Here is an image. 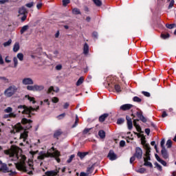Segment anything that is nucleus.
Listing matches in <instances>:
<instances>
[{"mask_svg": "<svg viewBox=\"0 0 176 176\" xmlns=\"http://www.w3.org/2000/svg\"><path fill=\"white\" fill-rule=\"evenodd\" d=\"M45 157H55L56 162L60 163L61 160H60V151L55 150L54 147L51 148L47 153H41L38 157L37 159L39 160H43Z\"/></svg>", "mask_w": 176, "mask_h": 176, "instance_id": "obj_2", "label": "nucleus"}, {"mask_svg": "<svg viewBox=\"0 0 176 176\" xmlns=\"http://www.w3.org/2000/svg\"><path fill=\"white\" fill-rule=\"evenodd\" d=\"M14 129L16 132L21 131L23 130V126L21 123H18L14 126Z\"/></svg>", "mask_w": 176, "mask_h": 176, "instance_id": "obj_22", "label": "nucleus"}, {"mask_svg": "<svg viewBox=\"0 0 176 176\" xmlns=\"http://www.w3.org/2000/svg\"><path fill=\"white\" fill-rule=\"evenodd\" d=\"M83 53H84V54H88V53H89V45H87V43H85V45H84Z\"/></svg>", "mask_w": 176, "mask_h": 176, "instance_id": "obj_24", "label": "nucleus"}, {"mask_svg": "<svg viewBox=\"0 0 176 176\" xmlns=\"http://www.w3.org/2000/svg\"><path fill=\"white\" fill-rule=\"evenodd\" d=\"M21 20L22 23L25 21V20H27V14H23V16L21 18Z\"/></svg>", "mask_w": 176, "mask_h": 176, "instance_id": "obj_56", "label": "nucleus"}, {"mask_svg": "<svg viewBox=\"0 0 176 176\" xmlns=\"http://www.w3.org/2000/svg\"><path fill=\"white\" fill-rule=\"evenodd\" d=\"M155 166L159 171H162L163 169L162 168V165L159 164L157 162H155Z\"/></svg>", "mask_w": 176, "mask_h": 176, "instance_id": "obj_42", "label": "nucleus"}, {"mask_svg": "<svg viewBox=\"0 0 176 176\" xmlns=\"http://www.w3.org/2000/svg\"><path fill=\"white\" fill-rule=\"evenodd\" d=\"M135 156L133 155L130 158V163L131 164H133V163H134V162L135 161Z\"/></svg>", "mask_w": 176, "mask_h": 176, "instance_id": "obj_57", "label": "nucleus"}, {"mask_svg": "<svg viewBox=\"0 0 176 176\" xmlns=\"http://www.w3.org/2000/svg\"><path fill=\"white\" fill-rule=\"evenodd\" d=\"M26 6L27 8H32L34 6V2L27 3Z\"/></svg>", "mask_w": 176, "mask_h": 176, "instance_id": "obj_62", "label": "nucleus"}, {"mask_svg": "<svg viewBox=\"0 0 176 176\" xmlns=\"http://www.w3.org/2000/svg\"><path fill=\"white\" fill-rule=\"evenodd\" d=\"M133 101L135 102H141L142 101V99L140 98L138 96L133 97Z\"/></svg>", "mask_w": 176, "mask_h": 176, "instance_id": "obj_44", "label": "nucleus"}, {"mask_svg": "<svg viewBox=\"0 0 176 176\" xmlns=\"http://www.w3.org/2000/svg\"><path fill=\"white\" fill-rule=\"evenodd\" d=\"M64 118H65V113H63L56 117L58 120H61V119H64Z\"/></svg>", "mask_w": 176, "mask_h": 176, "instance_id": "obj_45", "label": "nucleus"}, {"mask_svg": "<svg viewBox=\"0 0 176 176\" xmlns=\"http://www.w3.org/2000/svg\"><path fill=\"white\" fill-rule=\"evenodd\" d=\"M74 157H75V155H70L69 158L67 160V163H71L72 160H74Z\"/></svg>", "mask_w": 176, "mask_h": 176, "instance_id": "obj_53", "label": "nucleus"}, {"mask_svg": "<svg viewBox=\"0 0 176 176\" xmlns=\"http://www.w3.org/2000/svg\"><path fill=\"white\" fill-rule=\"evenodd\" d=\"M13 61H14V67L17 68V65H19V60H17V58L14 57Z\"/></svg>", "mask_w": 176, "mask_h": 176, "instance_id": "obj_38", "label": "nucleus"}, {"mask_svg": "<svg viewBox=\"0 0 176 176\" xmlns=\"http://www.w3.org/2000/svg\"><path fill=\"white\" fill-rule=\"evenodd\" d=\"M16 115L14 113H10V118H16Z\"/></svg>", "mask_w": 176, "mask_h": 176, "instance_id": "obj_64", "label": "nucleus"}, {"mask_svg": "<svg viewBox=\"0 0 176 176\" xmlns=\"http://www.w3.org/2000/svg\"><path fill=\"white\" fill-rule=\"evenodd\" d=\"M59 91H60V89H58V87H56L54 88V87L51 86V87L48 89L47 94H50V93H52V91H54L55 93H58Z\"/></svg>", "mask_w": 176, "mask_h": 176, "instance_id": "obj_14", "label": "nucleus"}, {"mask_svg": "<svg viewBox=\"0 0 176 176\" xmlns=\"http://www.w3.org/2000/svg\"><path fill=\"white\" fill-rule=\"evenodd\" d=\"M144 166H146L147 167H153V165H152V164L151 163V162H148V160H146V158H144Z\"/></svg>", "mask_w": 176, "mask_h": 176, "instance_id": "obj_28", "label": "nucleus"}, {"mask_svg": "<svg viewBox=\"0 0 176 176\" xmlns=\"http://www.w3.org/2000/svg\"><path fill=\"white\" fill-rule=\"evenodd\" d=\"M137 122H138V120H133V126H135L138 131H141V126H140V125H138V123H137Z\"/></svg>", "mask_w": 176, "mask_h": 176, "instance_id": "obj_25", "label": "nucleus"}, {"mask_svg": "<svg viewBox=\"0 0 176 176\" xmlns=\"http://www.w3.org/2000/svg\"><path fill=\"white\" fill-rule=\"evenodd\" d=\"M90 130H91V128H85L83 131V134H87V133H89V131H90Z\"/></svg>", "mask_w": 176, "mask_h": 176, "instance_id": "obj_59", "label": "nucleus"}, {"mask_svg": "<svg viewBox=\"0 0 176 176\" xmlns=\"http://www.w3.org/2000/svg\"><path fill=\"white\" fill-rule=\"evenodd\" d=\"M21 123L22 124H25V129L27 130L31 129V127H32V125L31 124L32 123V120H28L27 118H23L21 120Z\"/></svg>", "mask_w": 176, "mask_h": 176, "instance_id": "obj_6", "label": "nucleus"}, {"mask_svg": "<svg viewBox=\"0 0 176 176\" xmlns=\"http://www.w3.org/2000/svg\"><path fill=\"white\" fill-rule=\"evenodd\" d=\"M145 171H146V169L145 168H140L136 170V173H139L140 174H144L145 173Z\"/></svg>", "mask_w": 176, "mask_h": 176, "instance_id": "obj_34", "label": "nucleus"}, {"mask_svg": "<svg viewBox=\"0 0 176 176\" xmlns=\"http://www.w3.org/2000/svg\"><path fill=\"white\" fill-rule=\"evenodd\" d=\"M166 28H168L169 30H173V28H175V24L174 23H172V24H166Z\"/></svg>", "mask_w": 176, "mask_h": 176, "instance_id": "obj_37", "label": "nucleus"}, {"mask_svg": "<svg viewBox=\"0 0 176 176\" xmlns=\"http://www.w3.org/2000/svg\"><path fill=\"white\" fill-rule=\"evenodd\" d=\"M78 123H79V118H78V116H76V121L74 122V124L72 126V127H76L78 126Z\"/></svg>", "mask_w": 176, "mask_h": 176, "instance_id": "obj_48", "label": "nucleus"}, {"mask_svg": "<svg viewBox=\"0 0 176 176\" xmlns=\"http://www.w3.org/2000/svg\"><path fill=\"white\" fill-rule=\"evenodd\" d=\"M107 81L108 82L109 86H110V87H112V83L115 84V80H113V78L111 76L107 78Z\"/></svg>", "mask_w": 176, "mask_h": 176, "instance_id": "obj_19", "label": "nucleus"}, {"mask_svg": "<svg viewBox=\"0 0 176 176\" xmlns=\"http://www.w3.org/2000/svg\"><path fill=\"white\" fill-rule=\"evenodd\" d=\"M61 134H63V131H61V129H58L54 131V138L58 140V137H60V135H61Z\"/></svg>", "mask_w": 176, "mask_h": 176, "instance_id": "obj_15", "label": "nucleus"}, {"mask_svg": "<svg viewBox=\"0 0 176 176\" xmlns=\"http://www.w3.org/2000/svg\"><path fill=\"white\" fill-rule=\"evenodd\" d=\"M60 168H58L56 169V170H50V171H47L45 172V175L46 176H56L57 175V174H58V173H60Z\"/></svg>", "mask_w": 176, "mask_h": 176, "instance_id": "obj_8", "label": "nucleus"}, {"mask_svg": "<svg viewBox=\"0 0 176 176\" xmlns=\"http://www.w3.org/2000/svg\"><path fill=\"white\" fill-rule=\"evenodd\" d=\"M89 155V153L87 152H78L77 153V155L78 156V157H80V159H84V157L87 155Z\"/></svg>", "mask_w": 176, "mask_h": 176, "instance_id": "obj_21", "label": "nucleus"}, {"mask_svg": "<svg viewBox=\"0 0 176 176\" xmlns=\"http://www.w3.org/2000/svg\"><path fill=\"white\" fill-rule=\"evenodd\" d=\"M12 45V39H9L7 42L3 43V45L4 47H8V46H10Z\"/></svg>", "mask_w": 176, "mask_h": 176, "instance_id": "obj_36", "label": "nucleus"}, {"mask_svg": "<svg viewBox=\"0 0 176 176\" xmlns=\"http://www.w3.org/2000/svg\"><path fill=\"white\" fill-rule=\"evenodd\" d=\"M20 50V44L19 43H15L13 47V52L17 53V51Z\"/></svg>", "mask_w": 176, "mask_h": 176, "instance_id": "obj_20", "label": "nucleus"}, {"mask_svg": "<svg viewBox=\"0 0 176 176\" xmlns=\"http://www.w3.org/2000/svg\"><path fill=\"white\" fill-rule=\"evenodd\" d=\"M13 111V109L12 107H7L6 109H4V112L6 113H10Z\"/></svg>", "mask_w": 176, "mask_h": 176, "instance_id": "obj_40", "label": "nucleus"}, {"mask_svg": "<svg viewBox=\"0 0 176 176\" xmlns=\"http://www.w3.org/2000/svg\"><path fill=\"white\" fill-rule=\"evenodd\" d=\"M164 144H166V140H164V139H162L160 143L161 148H162V149L166 148L164 147Z\"/></svg>", "mask_w": 176, "mask_h": 176, "instance_id": "obj_52", "label": "nucleus"}, {"mask_svg": "<svg viewBox=\"0 0 176 176\" xmlns=\"http://www.w3.org/2000/svg\"><path fill=\"white\" fill-rule=\"evenodd\" d=\"M19 14H27V9H25V7H21L19 8Z\"/></svg>", "mask_w": 176, "mask_h": 176, "instance_id": "obj_23", "label": "nucleus"}, {"mask_svg": "<svg viewBox=\"0 0 176 176\" xmlns=\"http://www.w3.org/2000/svg\"><path fill=\"white\" fill-rule=\"evenodd\" d=\"M45 89L43 85H34V91H42Z\"/></svg>", "mask_w": 176, "mask_h": 176, "instance_id": "obj_18", "label": "nucleus"}, {"mask_svg": "<svg viewBox=\"0 0 176 176\" xmlns=\"http://www.w3.org/2000/svg\"><path fill=\"white\" fill-rule=\"evenodd\" d=\"M131 108H133V104H125L122 105L120 107V109H121V111H129V110L131 109Z\"/></svg>", "mask_w": 176, "mask_h": 176, "instance_id": "obj_10", "label": "nucleus"}, {"mask_svg": "<svg viewBox=\"0 0 176 176\" xmlns=\"http://www.w3.org/2000/svg\"><path fill=\"white\" fill-rule=\"evenodd\" d=\"M85 81V78L83 76L80 77L76 82V86H80L82 83Z\"/></svg>", "mask_w": 176, "mask_h": 176, "instance_id": "obj_27", "label": "nucleus"}, {"mask_svg": "<svg viewBox=\"0 0 176 176\" xmlns=\"http://www.w3.org/2000/svg\"><path fill=\"white\" fill-rule=\"evenodd\" d=\"M98 135L100 138H105V131L100 130L98 132Z\"/></svg>", "mask_w": 176, "mask_h": 176, "instance_id": "obj_30", "label": "nucleus"}, {"mask_svg": "<svg viewBox=\"0 0 176 176\" xmlns=\"http://www.w3.org/2000/svg\"><path fill=\"white\" fill-rule=\"evenodd\" d=\"M96 6L100 7L102 6V1L101 0H92Z\"/></svg>", "mask_w": 176, "mask_h": 176, "instance_id": "obj_26", "label": "nucleus"}, {"mask_svg": "<svg viewBox=\"0 0 176 176\" xmlns=\"http://www.w3.org/2000/svg\"><path fill=\"white\" fill-rule=\"evenodd\" d=\"M136 116L140 119V120H141V122H143V123H146V118L142 115V111H140L136 112Z\"/></svg>", "mask_w": 176, "mask_h": 176, "instance_id": "obj_9", "label": "nucleus"}, {"mask_svg": "<svg viewBox=\"0 0 176 176\" xmlns=\"http://www.w3.org/2000/svg\"><path fill=\"white\" fill-rule=\"evenodd\" d=\"M27 30H28V25H24L23 27H22V28L21 29V31H20L21 35H23V34L24 32H25V31H27Z\"/></svg>", "mask_w": 176, "mask_h": 176, "instance_id": "obj_35", "label": "nucleus"}, {"mask_svg": "<svg viewBox=\"0 0 176 176\" xmlns=\"http://www.w3.org/2000/svg\"><path fill=\"white\" fill-rule=\"evenodd\" d=\"M172 145H173V141H171V140H168L166 142V146H167V148H171Z\"/></svg>", "mask_w": 176, "mask_h": 176, "instance_id": "obj_46", "label": "nucleus"}, {"mask_svg": "<svg viewBox=\"0 0 176 176\" xmlns=\"http://www.w3.org/2000/svg\"><path fill=\"white\" fill-rule=\"evenodd\" d=\"M115 90L117 93H120L122 91V87H120V85L116 84L114 85Z\"/></svg>", "mask_w": 176, "mask_h": 176, "instance_id": "obj_29", "label": "nucleus"}, {"mask_svg": "<svg viewBox=\"0 0 176 176\" xmlns=\"http://www.w3.org/2000/svg\"><path fill=\"white\" fill-rule=\"evenodd\" d=\"M146 160H151V157H149V149H147L146 152Z\"/></svg>", "mask_w": 176, "mask_h": 176, "instance_id": "obj_54", "label": "nucleus"}, {"mask_svg": "<svg viewBox=\"0 0 176 176\" xmlns=\"http://www.w3.org/2000/svg\"><path fill=\"white\" fill-rule=\"evenodd\" d=\"M0 171H3V173H10V175H16L17 174L16 171L9 170V168H8L6 164H2Z\"/></svg>", "mask_w": 176, "mask_h": 176, "instance_id": "obj_5", "label": "nucleus"}, {"mask_svg": "<svg viewBox=\"0 0 176 176\" xmlns=\"http://www.w3.org/2000/svg\"><path fill=\"white\" fill-rule=\"evenodd\" d=\"M135 157L138 160H140V159H142V149L140 147L135 148V152L134 153Z\"/></svg>", "mask_w": 176, "mask_h": 176, "instance_id": "obj_7", "label": "nucleus"}, {"mask_svg": "<svg viewBox=\"0 0 176 176\" xmlns=\"http://www.w3.org/2000/svg\"><path fill=\"white\" fill-rule=\"evenodd\" d=\"M18 109H20L19 111V113H23L25 115H28V118H31V113L34 112V111H36L37 109H39V107H36V109L33 107H28L25 105H19L18 107Z\"/></svg>", "mask_w": 176, "mask_h": 176, "instance_id": "obj_3", "label": "nucleus"}, {"mask_svg": "<svg viewBox=\"0 0 176 176\" xmlns=\"http://www.w3.org/2000/svg\"><path fill=\"white\" fill-rule=\"evenodd\" d=\"M126 145V142L124 140H121L120 142V146H124Z\"/></svg>", "mask_w": 176, "mask_h": 176, "instance_id": "obj_63", "label": "nucleus"}, {"mask_svg": "<svg viewBox=\"0 0 176 176\" xmlns=\"http://www.w3.org/2000/svg\"><path fill=\"white\" fill-rule=\"evenodd\" d=\"M123 123H124V119H123V118H119L117 120V124H123Z\"/></svg>", "mask_w": 176, "mask_h": 176, "instance_id": "obj_49", "label": "nucleus"}, {"mask_svg": "<svg viewBox=\"0 0 176 176\" xmlns=\"http://www.w3.org/2000/svg\"><path fill=\"white\" fill-rule=\"evenodd\" d=\"M52 102H54V104H57V102H58L59 100L58 98L57 97H54L52 99Z\"/></svg>", "mask_w": 176, "mask_h": 176, "instance_id": "obj_50", "label": "nucleus"}, {"mask_svg": "<svg viewBox=\"0 0 176 176\" xmlns=\"http://www.w3.org/2000/svg\"><path fill=\"white\" fill-rule=\"evenodd\" d=\"M27 89L30 91H35V85H29L27 87Z\"/></svg>", "mask_w": 176, "mask_h": 176, "instance_id": "obj_41", "label": "nucleus"}, {"mask_svg": "<svg viewBox=\"0 0 176 176\" xmlns=\"http://www.w3.org/2000/svg\"><path fill=\"white\" fill-rule=\"evenodd\" d=\"M1 80H3L5 83H9V79L6 78V77H1L0 76Z\"/></svg>", "mask_w": 176, "mask_h": 176, "instance_id": "obj_51", "label": "nucleus"}, {"mask_svg": "<svg viewBox=\"0 0 176 176\" xmlns=\"http://www.w3.org/2000/svg\"><path fill=\"white\" fill-rule=\"evenodd\" d=\"M4 153L9 156L10 162H17L18 160V162H14V164L16 168H17L19 171L28 173L29 175H32V174H34L32 173V171L35 170V168H34V162H28V166H26L25 160H27V157L25 155L16 153V151H12V150H6Z\"/></svg>", "mask_w": 176, "mask_h": 176, "instance_id": "obj_1", "label": "nucleus"}, {"mask_svg": "<svg viewBox=\"0 0 176 176\" xmlns=\"http://www.w3.org/2000/svg\"><path fill=\"white\" fill-rule=\"evenodd\" d=\"M127 126H128L129 130H131V129H133V121H129L127 122Z\"/></svg>", "mask_w": 176, "mask_h": 176, "instance_id": "obj_47", "label": "nucleus"}, {"mask_svg": "<svg viewBox=\"0 0 176 176\" xmlns=\"http://www.w3.org/2000/svg\"><path fill=\"white\" fill-rule=\"evenodd\" d=\"M17 93V87L11 85L4 91V96L10 98Z\"/></svg>", "mask_w": 176, "mask_h": 176, "instance_id": "obj_4", "label": "nucleus"}, {"mask_svg": "<svg viewBox=\"0 0 176 176\" xmlns=\"http://www.w3.org/2000/svg\"><path fill=\"white\" fill-rule=\"evenodd\" d=\"M16 57L19 58V61H23V60H24V54H23V53L17 54Z\"/></svg>", "mask_w": 176, "mask_h": 176, "instance_id": "obj_31", "label": "nucleus"}, {"mask_svg": "<svg viewBox=\"0 0 176 176\" xmlns=\"http://www.w3.org/2000/svg\"><path fill=\"white\" fill-rule=\"evenodd\" d=\"M108 157L110 160H116V154H115L113 151L111 150L108 154Z\"/></svg>", "mask_w": 176, "mask_h": 176, "instance_id": "obj_12", "label": "nucleus"}, {"mask_svg": "<svg viewBox=\"0 0 176 176\" xmlns=\"http://www.w3.org/2000/svg\"><path fill=\"white\" fill-rule=\"evenodd\" d=\"M55 69H56V71H61V69H63V65H58L56 66Z\"/></svg>", "mask_w": 176, "mask_h": 176, "instance_id": "obj_55", "label": "nucleus"}, {"mask_svg": "<svg viewBox=\"0 0 176 176\" xmlns=\"http://www.w3.org/2000/svg\"><path fill=\"white\" fill-rule=\"evenodd\" d=\"M160 163H161V164H162V166H164L166 167V166H167V162H166L164 160H160V161H158Z\"/></svg>", "mask_w": 176, "mask_h": 176, "instance_id": "obj_58", "label": "nucleus"}, {"mask_svg": "<svg viewBox=\"0 0 176 176\" xmlns=\"http://www.w3.org/2000/svg\"><path fill=\"white\" fill-rule=\"evenodd\" d=\"M73 14H80V10L79 8H75L72 10Z\"/></svg>", "mask_w": 176, "mask_h": 176, "instance_id": "obj_33", "label": "nucleus"}, {"mask_svg": "<svg viewBox=\"0 0 176 176\" xmlns=\"http://www.w3.org/2000/svg\"><path fill=\"white\" fill-rule=\"evenodd\" d=\"M62 3L63 6H67L69 3H71V0H63Z\"/></svg>", "mask_w": 176, "mask_h": 176, "instance_id": "obj_39", "label": "nucleus"}, {"mask_svg": "<svg viewBox=\"0 0 176 176\" xmlns=\"http://www.w3.org/2000/svg\"><path fill=\"white\" fill-rule=\"evenodd\" d=\"M161 38H162V39H167V38H170V34L168 33L162 34H161Z\"/></svg>", "mask_w": 176, "mask_h": 176, "instance_id": "obj_43", "label": "nucleus"}, {"mask_svg": "<svg viewBox=\"0 0 176 176\" xmlns=\"http://www.w3.org/2000/svg\"><path fill=\"white\" fill-rule=\"evenodd\" d=\"M28 138V131H24L23 133H21L20 139L23 140L24 142H25V140Z\"/></svg>", "mask_w": 176, "mask_h": 176, "instance_id": "obj_13", "label": "nucleus"}, {"mask_svg": "<svg viewBox=\"0 0 176 176\" xmlns=\"http://www.w3.org/2000/svg\"><path fill=\"white\" fill-rule=\"evenodd\" d=\"M174 6V0H171L170 1L169 6H168V9H171Z\"/></svg>", "mask_w": 176, "mask_h": 176, "instance_id": "obj_60", "label": "nucleus"}, {"mask_svg": "<svg viewBox=\"0 0 176 176\" xmlns=\"http://www.w3.org/2000/svg\"><path fill=\"white\" fill-rule=\"evenodd\" d=\"M108 116H109V114L108 113H104L103 115L100 116L99 117V122H100L101 123H102V122H105V119H107Z\"/></svg>", "mask_w": 176, "mask_h": 176, "instance_id": "obj_17", "label": "nucleus"}, {"mask_svg": "<svg viewBox=\"0 0 176 176\" xmlns=\"http://www.w3.org/2000/svg\"><path fill=\"white\" fill-rule=\"evenodd\" d=\"M25 97L26 98H28V100H29V101H30V102H32V104H35V98L30 96V95H26Z\"/></svg>", "mask_w": 176, "mask_h": 176, "instance_id": "obj_32", "label": "nucleus"}, {"mask_svg": "<svg viewBox=\"0 0 176 176\" xmlns=\"http://www.w3.org/2000/svg\"><path fill=\"white\" fill-rule=\"evenodd\" d=\"M142 94H144V96L146 97H151V94H149V92L142 91Z\"/></svg>", "mask_w": 176, "mask_h": 176, "instance_id": "obj_61", "label": "nucleus"}, {"mask_svg": "<svg viewBox=\"0 0 176 176\" xmlns=\"http://www.w3.org/2000/svg\"><path fill=\"white\" fill-rule=\"evenodd\" d=\"M23 85H32L34 83V80H32L31 78H25L22 80Z\"/></svg>", "mask_w": 176, "mask_h": 176, "instance_id": "obj_11", "label": "nucleus"}, {"mask_svg": "<svg viewBox=\"0 0 176 176\" xmlns=\"http://www.w3.org/2000/svg\"><path fill=\"white\" fill-rule=\"evenodd\" d=\"M161 153L164 159H168V153L166 148H162L161 151Z\"/></svg>", "mask_w": 176, "mask_h": 176, "instance_id": "obj_16", "label": "nucleus"}]
</instances>
